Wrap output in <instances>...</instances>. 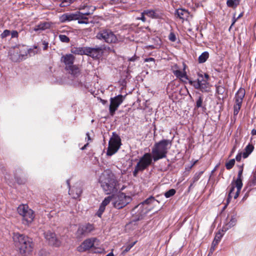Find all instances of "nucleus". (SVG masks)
<instances>
[{"label": "nucleus", "mask_w": 256, "mask_h": 256, "mask_svg": "<svg viewBox=\"0 0 256 256\" xmlns=\"http://www.w3.org/2000/svg\"><path fill=\"white\" fill-rule=\"evenodd\" d=\"M99 183L106 194L116 193L120 188L115 175L110 170H106L102 174L99 178Z\"/></svg>", "instance_id": "f257e3e1"}, {"label": "nucleus", "mask_w": 256, "mask_h": 256, "mask_svg": "<svg viewBox=\"0 0 256 256\" xmlns=\"http://www.w3.org/2000/svg\"><path fill=\"white\" fill-rule=\"evenodd\" d=\"M13 238L22 256H28L32 254L34 248V243L32 238L23 234L16 233L14 234Z\"/></svg>", "instance_id": "f03ea898"}, {"label": "nucleus", "mask_w": 256, "mask_h": 256, "mask_svg": "<svg viewBox=\"0 0 256 256\" xmlns=\"http://www.w3.org/2000/svg\"><path fill=\"white\" fill-rule=\"evenodd\" d=\"M171 146V142L168 140H162L156 142L152 150L154 162H156L160 159L166 158Z\"/></svg>", "instance_id": "7ed1b4c3"}, {"label": "nucleus", "mask_w": 256, "mask_h": 256, "mask_svg": "<svg viewBox=\"0 0 256 256\" xmlns=\"http://www.w3.org/2000/svg\"><path fill=\"white\" fill-rule=\"evenodd\" d=\"M96 38L109 44H116L119 41L118 36L108 28H101L96 34Z\"/></svg>", "instance_id": "20e7f679"}, {"label": "nucleus", "mask_w": 256, "mask_h": 256, "mask_svg": "<svg viewBox=\"0 0 256 256\" xmlns=\"http://www.w3.org/2000/svg\"><path fill=\"white\" fill-rule=\"evenodd\" d=\"M20 215L22 216V223L26 226L30 225L34 218V211L29 208L26 204H21L17 209Z\"/></svg>", "instance_id": "39448f33"}, {"label": "nucleus", "mask_w": 256, "mask_h": 256, "mask_svg": "<svg viewBox=\"0 0 256 256\" xmlns=\"http://www.w3.org/2000/svg\"><path fill=\"white\" fill-rule=\"evenodd\" d=\"M152 156L150 153H145L140 158L133 172V176L136 177L139 172H142L152 164Z\"/></svg>", "instance_id": "423d86ee"}, {"label": "nucleus", "mask_w": 256, "mask_h": 256, "mask_svg": "<svg viewBox=\"0 0 256 256\" xmlns=\"http://www.w3.org/2000/svg\"><path fill=\"white\" fill-rule=\"evenodd\" d=\"M121 144V139L120 136L116 132H113L108 142L106 154L112 156L114 154L119 150Z\"/></svg>", "instance_id": "0eeeda50"}, {"label": "nucleus", "mask_w": 256, "mask_h": 256, "mask_svg": "<svg viewBox=\"0 0 256 256\" xmlns=\"http://www.w3.org/2000/svg\"><path fill=\"white\" fill-rule=\"evenodd\" d=\"M130 196H126L124 193H120L117 195H113L112 204L117 209H121L126 206L132 201Z\"/></svg>", "instance_id": "6e6552de"}, {"label": "nucleus", "mask_w": 256, "mask_h": 256, "mask_svg": "<svg viewBox=\"0 0 256 256\" xmlns=\"http://www.w3.org/2000/svg\"><path fill=\"white\" fill-rule=\"evenodd\" d=\"M99 245V240L96 238H91L85 240L82 244L77 248L80 252H86L91 248H96Z\"/></svg>", "instance_id": "1a4fd4ad"}, {"label": "nucleus", "mask_w": 256, "mask_h": 256, "mask_svg": "<svg viewBox=\"0 0 256 256\" xmlns=\"http://www.w3.org/2000/svg\"><path fill=\"white\" fill-rule=\"evenodd\" d=\"M95 10V8L93 6H88V12H78V23L80 24H88L90 22H92L90 17L88 16L92 14Z\"/></svg>", "instance_id": "9d476101"}, {"label": "nucleus", "mask_w": 256, "mask_h": 256, "mask_svg": "<svg viewBox=\"0 0 256 256\" xmlns=\"http://www.w3.org/2000/svg\"><path fill=\"white\" fill-rule=\"evenodd\" d=\"M94 226L90 224H86L84 225L79 226L76 235L78 238H80L94 231Z\"/></svg>", "instance_id": "9b49d317"}, {"label": "nucleus", "mask_w": 256, "mask_h": 256, "mask_svg": "<svg viewBox=\"0 0 256 256\" xmlns=\"http://www.w3.org/2000/svg\"><path fill=\"white\" fill-rule=\"evenodd\" d=\"M123 100L124 96L121 94L110 98L109 111L112 116L114 115L115 112L117 110L120 105L122 102Z\"/></svg>", "instance_id": "f8f14e48"}, {"label": "nucleus", "mask_w": 256, "mask_h": 256, "mask_svg": "<svg viewBox=\"0 0 256 256\" xmlns=\"http://www.w3.org/2000/svg\"><path fill=\"white\" fill-rule=\"evenodd\" d=\"M154 202H158L157 200L155 199L154 197L151 196L135 207V208H142L141 212L140 213V217H141L140 218H142L143 216L146 214L150 210V208H148L147 207L144 208V206H145L150 205V204Z\"/></svg>", "instance_id": "ddd939ff"}, {"label": "nucleus", "mask_w": 256, "mask_h": 256, "mask_svg": "<svg viewBox=\"0 0 256 256\" xmlns=\"http://www.w3.org/2000/svg\"><path fill=\"white\" fill-rule=\"evenodd\" d=\"M44 235L49 244L56 247H59L61 245V242L57 238L55 233L48 231L44 232Z\"/></svg>", "instance_id": "4468645a"}, {"label": "nucleus", "mask_w": 256, "mask_h": 256, "mask_svg": "<svg viewBox=\"0 0 256 256\" xmlns=\"http://www.w3.org/2000/svg\"><path fill=\"white\" fill-rule=\"evenodd\" d=\"M85 52V55L88 56L93 58H98L101 56L103 50L101 47H86Z\"/></svg>", "instance_id": "2eb2a0df"}, {"label": "nucleus", "mask_w": 256, "mask_h": 256, "mask_svg": "<svg viewBox=\"0 0 256 256\" xmlns=\"http://www.w3.org/2000/svg\"><path fill=\"white\" fill-rule=\"evenodd\" d=\"M243 169L241 168V170H239L236 182V194L234 195V199H236L239 196L242 188V177Z\"/></svg>", "instance_id": "dca6fc26"}, {"label": "nucleus", "mask_w": 256, "mask_h": 256, "mask_svg": "<svg viewBox=\"0 0 256 256\" xmlns=\"http://www.w3.org/2000/svg\"><path fill=\"white\" fill-rule=\"evenodd\" d=\"M75 57L72 54H66L61 58L62 62L66 65V70L74 65Z\"/></svg>", "instance_id": "f3484780"}, {"label": "nucleus", "mask_w": 256, "mask_h": 256, "mask_svg": "<svg viewBox=\"0 0 256 256\" xmlns=\"http://www.w3.org/2000/svg\"><path fill=\"white\" fill-rule=\"evenodd\" d=\"M112 200H113V195L107 196L102 202L96 213V214L98 217H101L102 213L105 210L106 206Z\"/></svg>", "instance_id": "a211bd4d"}, {"label": "nucleus", "mask_w": 256, "mask_h": 256, "mask_svg": "<svg viewBox=\"0 0 256 256\" xmlns=\"http://www.w3.org/2000/svg\"><path fill=\"white\" fill-rule=\"evenodd\" d=\"M78 18V12H76L73 14H62L60 18V20L62 22H64L67 21L77 20Z\"/></svg>", "instance_id": "6ab92c4d"}, {"label": "nucleus", "mask_w": 256, "mask_h": 256, "mask_svg": "<svg viewBox=\"0 0 256 256\" xmlns=\"http://www.w3.org/2000/svg\"><path fill=\"white\" fill-rule=\"evenodd\" d=\"M236 221L237 220L236 215L233 214L231 216L230 221L226 224L223 226L222 232H226L229 228L235 226L236 224Z\"/></svg>", "instance_id": "aec40b11"}, {"label": "nucleus", "mask_w": 256, "mask_h": 256, "mask_svg": "<svg viewBox=\"0 0 256 256\" xmlns=\"http://www.w3.org/2000/svg\"><path fill=\"white\" fill-rule=\"evenodd\" d=\"M51 26L52 24L49 22H40L39 24L35 26L34 28V30L35 32L44 30L50 28H51Z\"/></svg>", "instance_id": "412c9836"}, {"label": "nucleus", "mask_w": 256, "mask_h": 256, "mask_svg": "<svg viewBox=\"0 0 256 256\" xmlns=\"http://www.w3.org/2000/svg\"><path fill=\"white\" fill-rule=\"evenodd\" d=\"M235 188H236V182H235L234 180H233L228 186V188L230 190H229L228 196L227 200H226L227 204H228L230 202V199L232 197L234 198V195L236 194V192H234Z\"/></svg>", "instance_id": "4be33fe9"}, {"label": "nucleus", "mask_w": 256, "mask_h": 256, "mask_svg": "<svg viewBox=\"0 0 256 256\" xmlns=\"http://www.w3.org/2000/svg\"><path fill=\"white\" fill-rule=\"evenodd\" d=\"M246 94L245 90L243 88H240L237 92L236 94L234 99L235 102L242 104L243 98L244 97Z\"/></svg>", "instance_id": "5701e85b"}, {"label": "nucleus", "mask_w": 256, "mask_h": 256, "mask_svg": "<svg viewBox=\"0 0 256 256\" xmlns=\"http://www.w3.org/2000/svg\"><path fill=\"white\" fill-rule=\"evenodd\" d=\"M216 94L218 95V98L224 99L226 98V94H225L226 88L224 86L221 85H216Z\"/></svg>", "instance_id": "b1692460"}, {"label": "nucleus", "mask_w": 256, "mask_h": 256, "mask_svg": "<svg viewBox=\"0 0 256 256\" xmlns=\"http://www.w3.org/2000/svg\"><path fill=\"white\" fill-rule=\"evenodd\" d=\"M194 87L196 89L200 90L203 92H208L210 89V84L208 82H204V84H201L198 82H194Z\"/></svg>", "instance_id": "393cba45"}, {"label": "nucleus", "mask_w": 256, "mask_h": 256, "mask_svg": "<svg viewBox=\"0 0 256 256\" xmlns=\"http://www.w3.org/2000/svg\"><path fill=\"white\" fill-rule=\"evenodd\" d=\"M68 192L73 198L76 199L80 196L82 190L80 188L72 186V188H70Z\"/></svg>", "instance_id": "a878e982"}, {"label": "nucleus", "mask_w": 256, "mask_h": 256, "mask_svg": "<svg viewBox=\"0 0 256 256\" xmlns=\"http://www.w3.org/2000/svg\"><path fill=\"white\" fill-rule=\"evenodd\" d=\"M176 15L182 20L186 19L188 17L189 12L187 10L179 8L176 10Z\"/></svg>", "instance_id": "bb28decb"}, {"label": "nucleus", "mask_w": 256, "mask_h": 256, "mask_svg": "<svg viewBox=\"0 0 256 256\" xmlns=\"http://www.w3.org/2000/svg\"><path fill=\"white\" fill-rule=\"evenodd\" d=\"M67 70H69L70 73L74 76L77 77L80 74V70L79 67L76 65H73L68 68L66 69Z\"/></svg>", "instance_id": "cd10ccee"}, {"label": "nucleus", "mask_w": 256, "mask_h": 256, "mask_svg": "<svg viewBox=\"0 0 256 256\" xmlns=\"http://www.w3.org/2000/svg\"><path fill=\"white\" fill-rule=\"evenodd\" d=\"M254 146L252 144H249L245 148L244 152H242V157L244 158H247L248 156L252 152Z\"/></svg>", "instance_id": "c85d7f7f"}, {"label": "nucleus", "mask_w": 256, "mask_h": 256, "mask_svg": "<svg viewBox=\"0 0 256 256\" xmlns=\"http://www.w3.org/2000/svg\"><path fill=\"white\" fill-rule=\"evenodd\" d=\"M142 14H146L148 16L152 18H158V14L153 10H146L142 12Z\"/></svg>", "instance_id": "c756f323"}, {"label": "nucleus", "mask_w": 256, "mask_h": 256, "mask_svg": "<svg viewBox=\"0 0 256 256\" xmlns=\"http://www.w3.org/2000/svg\"><path fill=\"white\" fill-rule=\"evenodd\" d=\"M86 47L80 48V47H74L72 48L71 52L72 53L75 54H79V55H84L86 54Z\"/></svg>", "instance_id": "7c9ffc66"}, {"label": "nucleus", "mask_w": 256, "mask_h": 256, "mask_svg": "<svg viewBox=\"0 0 256 256\" xmlns=\"http://www.w3.org/2000/svg\"><path fill=\"white\" fill-rule=\"evenodd\" d=\"M184 71L182 72L180 70H176L174 71V74L178 78H186V79H188V76L186 75V73L185 71L186 65L184 64Z\"/></svg>", "instance_id": "2f4dec72"}, {"label": "nucleus", "mask_w": 256, "mask_h": 256, "mask_svg": "<svg viewBox=\"0 0 256 256\" xmlns=\"http://www.w3.org/2000/svg\"><path fill=\"white\" fill-rule=\"evenodd\" d=\"M37 52H38L36 50H34V49H28L26 48L24 52H22V50H20V55L22 57H24L25 56H27L28 54L30 56H32V55H34Z\"/></svg>", "instance_id": "473e14b6"}, {"label": "nucleus", "mask_w": 256, "mask_h": 256, "mask_svg": "<svg viewBox=\"0 0 256 256\" xmlns=\"http://www.w3.org/2000/svg\"><path fill=\"white\" fill-rule=\"evenodd\" d=\"M198 78L196 80H189V83L194 86V82L199 83L200 84H204V82H207L206 80H204V76L202 74H198Z\"/></svg>", "instance_id": "72a5a7b5"}, {"label": "nucleus", "mask_w": 256, "mask_h": 256, "mask_svg": "<svg viewBox=\"0 0 256 256\" xmlns=\"http://www.w3.org/2000/svg\"><path fill=\"white\" fill-rule=\"evenodd\" d=\"M209 54L207 52H202L198 57V62L199 63H204V62L208 58Z\"/></svg>", "instance_id": "f704fd0d"}, {"label": "nucleus", "mask_w": 256, "mask_h": 256, "mask_svg": "<svg viewBox=\"0 0 256 256\" xmlns=\"http://www.w3.org/2000/svg\"><path fill=\"white\" fill-rule=\"evenodd\" d=\"M240 0H228L226 4L228 7L235 8L240 4Z\"/></svg>", "instance_id": "c9c22d12"}, {"label": "nucleus", "mask_w": 256, "mask_h": 256, "mask_svg": "<svg viewBox=\"0 0 256 256\" xmlns=\"http://www.w3.org/2000/svg\"><path fill=\"white\" fill-rule=\"evenodd\" d=\"M242 104L235 102L234 106V116H236L238 114V113L241 108Z\"/></svg>", "instance_id": "e433bc0d"}, {"label": "nucleus", "mask_w": 256, "mask_h": 256, "mask_svg": "<svg viewBox=\"0 0 256 256\" xmlns=\"http://www.w3.org/2000/svg\"><path fill=\"white\" fill-rule=\"evenodd\" d=\"M202 173L203 172H196L192 178V182L194 184L196 182L200 179Z\"/></svg>", "instance_id": "4c0bfd02"}, {"label": "nucleus", "mask_w": 256, "mask_h": 256, "mask_svg": "<svg viewBox=\"0 0 256 256\" xmlns=\"http://www.w3.org/2000/svg\"><path fill=\"white\" fill-rule=\"evenodd\" d=\"M235 164V160L231 159L228 162L226 163L225 166L227 170H230L234 166Z\"/></svg>", "instance_id": "58836bf2"}, {"label": "nucleus", "mask_w": 256, "mask_h": 256, "mask_svg": "<svg viewBox=\"0 0 256 256\" xmlns=\"http://www.w3.org/2000/svg\"><path fill=\"white\" fill-rule=\"evenodd\" d=\"M60 7H66L70 6L72 3V0H60Z\"/></svg>", "instance_id": "ea45409f"}, {"label": "nucleus", "mask_w": 256, "mask_h": 256, "mask_svg": "<svg viewBox=\"0 0 256 256\" xmlns=\"http://www.w3.org/2000/svg\"><path fill=\"white\" fill-rule=\"evenodd\" d=\"M224 234L222 233L220 231L217 232L215 236L214 241L216 244H218L220 241V240Z\"/></svg>", "instance_id": "a19ab883"}, {"label": "nucleus", "mask_w": 256, "mask_h": 256, "mask_svg": "<svg viewBox=\"0 0 256 256\" xmlns=\"http://www.w3.org/2000/svg\"><path fill=\"white\" fill-rule=\"evenodd\" d=\"M176 190L172 188L166 192L164 193V196L166 198H168L173 196L176 194Z\"/></svg>", "instance_id": "79ce46f5"}, {"label": "nucleus", "mask_w": 256, "mask_h": 256, "mask_svg": "<svg viewBox=\"0 0 256 256\" xmlns=\"http://www.w3.org/2000/svg\"><path fill=\"white\" fill-rule=\"evenodd\" d=\"M58 38L62 42L68 43L70 42V38L66 36L64 34H60Z\"/></svg>", "instance_id": "37998d69"}, {"label": "nucleus", "mask_w": 256, "mask_h": 256, "mask_svg": "<svg viewBox=\"0 0 256 256\" xmlns=\"http://www.w3.org/2000/svg\"><path fill=\"white\" fill-rule=\"evenodd\" d=\"M136 241H135L134 242L132 243L131 244H128L126 246L125 249L123 250L122 254H125L127 252H128L132 247L134 246L136 244Z\"/></svg>", "instance_id": "c03bdc74"}, {"label": "nucleus", "mask_w": 256, "mask_h": 256, "mask_svg": "<svg viewBox=\"0 0 256 256\" xmlns=\"http://www.w3.org/2000/svg\"><path fill=\"white\" fill-rule=\"evenodd\" d=\"M168 39L170 41L172 42H176V34L174 32H171L168 36Z\"/></svg>", "instance_id": "a18cd8bd"}, {"label": "nucleus", "mask_w": 256, "mask_h": 256, "mask_svg": "<svg viewBox=\"0 0 256 256\" xmlns=\"http://www.w3.org/2000/svg\"><path fill=\"white\" fill-rule=\"evenodd\" d=\"M202 101L203 98L202 96H199L196 102V107L197 108H200L202 106Z\"/></svg>", "instance_id": "49530a36"}, {"label": "nucleus", "mask_w": 256, "mask_h": 256, "mask_svg": "<svg viewBox=\"0 0 256 256\" xmlns=\"http://www.w3.org/2000/svg\"><path fill=\"white\" fill-rule=\"evenodd\" d=\"M10 31L9 30H6L1 34L0 36L2 38H4L10 34Z\"/></svg>", "instance_id": "de8ad7c7"}, {"label": "nucleus", "mask_w": 256, "mask_h": 256, "mask_svg": "<svg viewBox=\"0 0 256 256\" xmlns=\"http://www.w3.org/2000/svg\"><path fill=\"white\" fill-rule=\"evenodd\" d=\"M42 44L43 46V47H42L43 50H46L48 48V42H46V41L44 40L42 42Z\"/></svg>", "instance_id": "09e8293b"}, {"label": "nucleus", "mask_w": 256, "mask_h": 256, "mask_svg": "<svg viewBox=\"0 0 256 256\" xmlns=\"http://www.w3.org/2000/svg\"><path fill=\"white\" fill-rule=\"evenodd\" d=\"M242 152H239L236 157V160L238 162H240L242 158Z\"/></svg>", "instance_id": "8fccbe9b"}, {"label": "nucleus", "mask_w": 256, "mask_h": 256, "mask_svg": "<svg viewBox=\"0 0 256 256\" xmlns=\"http://www.w3.org/2000/svg\"><path fill=\"white\" fill-rule=\"evenodd\" d=\"M218 244H216V242H214V241L213 240V242H212V246H211L210 249V251L211 252H212L214 250L215 246Z\"/></svg>", "instance_id": "3c124183"}, {"label": "nucleus", "mask_w": 256, "mask_h": 256, "mask_svg": "<svg viewBox=\"0 0 256 256\" xmlns=\"http://www.w3.org/2000/svg\"><path fill=\"white\" fill-rule=\"evenodd\" d=\"M145 15H146V14H142H142H141V16L140 18H138L137 19L138 20H140L143 22H146V18L144 16Z\"/></svg>", "instance_id": "603ef678"}, {"label": "nucleus", "mask_w": 256, "mask_h": 256, "mask_svg": "<svg viewBox=\"0 0 256 256\" xmlns=\"http://www.w3.org/2000/svg\"><path fill=\"white\" fill-rule=\"evenodd\" d=\"M12 38H17L18 36V32L16 30H13L12 33Z\"/></svg>", "instance_id": "864d4df0"}, {"label": "nucleus", "mask_w": 256, "mask_h": 256, "mask_svg": "<svg viewBox=\"0 0 256 256\" xmlns=\"http://www.w3.org/2000/svg\"><path fill=\"white\" fill-rule=\"evenodd\" d=\"M81 6V10H86L84 12H88V6Z\"/></svg>", "instance_id": "5fc2aeb1"}, {"label": "nucleus", "mask_w": 256, "mask_h": 256, "mask_svg": "<svg viewBox=\"0 0 256 256\" xmlns=\"http://www.w3.org/2000/svg\"><path fill=\"white\" fill-rule=\"evenodd\" d=\"M243 16V14L242 13H241L240 14H239V16H238V17L236 18V19H235L234 22H232L231 26H230V28L234 25V24L235 23V22H236V20L240 18V17H242V16Z\"/></svg>", "instance_id": "6e6d98bb"}, {"label": "nucleus", "mask_w": 256, "mask_h": 256, "mask_svg": "<svg viewBox=\"0 0 256 256\" xmlns=\"http://www.w3.org/2000/svg\"><path fill=\"white\" fill-rule=\"evenodd\" d=\"M236 144H235V145L233 146V148H232V150H231V152H230V156L233 154V153L236 151Z\"/></svg>", "instance_id": "4d7b16f0"}, {"label": "nucleus", "mask_w": 256, "mask_h": 256, "mask_svg": "<svg viewBox=\"0 0 256 256\" xmlns=\"http://www.w3.org/2000/svg\"><path fill=\"white\" fill-rule=\"evenodd\" d=\"M194 184V183L191 182V184H190V186H189V187L188 188V192H190V190L193 188Z\"/></svg>", "instance_id": "13d9d810"}, {"label": "nucleus", "mask_w": 256, "mask_h": 256, "mask_svg": "<svg viewBox=\"0 0 256 256\" xmlns=\"http://www.w3.org/2000/svg\"><path fill=\"white\" fill-rule=\"evenodd\" d=\"M86 138H87V139H88V142L89 141H90H90H91V140H92V139H91V138H90V134H89L88 132H87V133L86 134Z\"/></svg>", "instance_id": "bf43d9fd"}, {"label": "nucleus", "mask_w": 256, "mask_h": 256, "mask_svg": "<svg viewBox=\"0 0 256 256\" xmlns=\"http://www.w3.org/2000/svg\"><path fill=\"white\" fill-rule=\"evenodd\" d=\"M204 80H206V82L208 81V79H209V76L208 74H204Z\"/></svg>", "instance_id": "052dcab7"}, {"label": "nucleus", "mask_w": 256, "mask_h": 256, "mask_svg": "<svg viewBox=\"0 0 256 256\" xmlns=\"http://www.w3.org/2000/svg\"><path fill=\"white\" fill-rule=\"evenodd\" d=\"M154 58H146L145 60V61L146 62H149V61H154Z\"/></svg>", "instance_id": "680f3d73"}, {"label": "nucleus", "mask_w": 256, "mask_h": 256, "mask_svg": "<svg viewBox=\"0 0 256 256\" xmlns=\"http://www.w3.org/2000/svg\"><path fill=\"white\" fill-rule=\"evenodd\" d=\"M88 145V142L86 144L84 145L83 147L81 148L82 150H84L86 148V146Z\"/></svg>", "instance_id": "e2e57ef3"}, {"label": "nucleus", "mask_w": 256, "mask_h": 256, "mask_svg": "<svg viewBox=\"0 0 256 256\" xmlns=\"http://www.w3.org/2000/svg\"><path fill=\"white\" fill-rule=\"evenodd\" d=\"M252 134L253 135V136L256 135V130L253 129L252 130Z\"/></svg>", "instance_id": "0e129e2a"}, {"label": "nucleus", "mask_w": 256, "mask_h": 256, "mask_svg": "<svg viewBox=\"0 0 256 256\" xmlns=\"http://www.w3.org/2000/svg\"><path fill=\"white\" fill-rule=\"evenodd\" d=\"M100 101L102 102L104 104H105L106 103V102H107V101H106V100H102V99H101V100H100Z\"/></svg>", "instance_id": "69168bd1"}, {"label": "nucleus", "mask_w": 256, "mask_h": 256, "mask_svg": "<svg viewBox=\"0 0 256 256\" xmlns=\"http://www.w3.org/2000/svg\"><path fill=\"white\" fill-rule=\"evenodd\" d=\"M106 256H114L112 252H110Z\"/></svg>", "instance_id": "338daca9"}, {"label": "nucleus", "mask_w": 256, "mask_h": 256, "mask_svg": "<svg viewBox=\"0 0 256 256\" xmlns=\"http://www.w3.org/2000/svg\"><path fill=\"white\" fill-rule=\"evenodd\" d=\"M66 182H67L68 186L70 188V180H67Z\"/></svg>", "instance_id": "774afa93"}]
</instances>
